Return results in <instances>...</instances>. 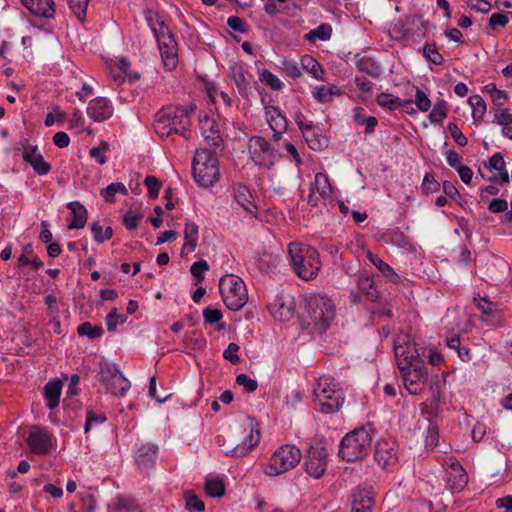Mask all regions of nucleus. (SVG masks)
Segmentation results:
<instances>
[{
  "instance_id": "nucleus-11",
  "label": "nucleus",
  "mask_w": 512,
  "mask_h": 512,
  "mask_svg": "<svg viewBox=\"0 0 512 512\" xmlns=\"http://www.w3.org/2000/svg\"><path fill=\"white\" fill-rule=\"evenodd\" d=\"M99 376L107 392L114 396H124L130 389L129 380L123 376L115 364H101Z\"/></svg>"
},
{
  "instance_id": "nucleus-4",
  "label": "nucleus",
  "mask_w": 512,
  "mask_h": 512,
  "mask_svg": "<svg viewBox=\"0 0 512 512\" xmlns=\"http://www.w3.org/2000/svg\"><path fill=\"white\" fill-rule=\"evenodd\" d=\"M306 310L313 330L324 333L335 319V305L325 295L310 294L306 297Z\"/></svg>"
},
{
  "instance_id": "nucleus-45",
  "label": "nucleus",
  "mask_w": 512,
  "mask_h": 512,
  "mask_svg": "<svg viewBox=\"0 0 512 512\" xmlns=\"http://www.w3.org/2000/svg\"><path fill=\"white\" fill-rule=\"evenodd\" d=\"M424 57L434 65H442L444 62L443 56L438 52L435 43H427L423 47Z\"/></svg>"
},
{
  "instance_id": "nucleus-36",
  "label": "nucleus",
  "mask_w": 512,
  "mask_h": 512,
  "mask_svg": "<svg viewBox=\"0 0 512 512\" xmlns=\"http://www.w3.org/2000/svg\"><path fill=\"white\" fill-rule=\"evenodd\" d=\"M332 26L329 23H322L317 28L310 30L304 35V39L310 43L316 40L327 41L331 38Z\"/></svg>"
},
{
  "instance_id": "nucleus-32",
  "label": "nucleus",
  "mask_w": 512,
  "mask_h": 512,
  "mask_svg": "<svg viewBox=\"0 0 512 512\" xmlns=\"http://www.w3.org/2000/svg\"><path fill=\"white\" fill-rule=\"evenodd\" d=\"M302 134L309 148L314 151H320L328 146V139L316 132L313 125L305 129Z\"/></svg>"
},
{
  "instance_id": "nucleus-62",
  "label": "nucleus",
  "mask_w": 512,
  "mask_h": 512,
  "mask_svg": "<svg viewBox=\"0 0 512 512\" xmlns=\"http://www.w3.org/2000/svg\"><path fill=\"white\" fill-rule=\"evenodd\" d=\"M227 25L233 31H236V32L246 33L248 31V27H247L246 22L242 18H240L238 16H230L227 19Z\"/></svg>"
},
{
  "instance_id": "nucleus-53",
  "label": "nucleus",
  "mask_w": 512,
  "mask_h": 512,
  "mask_svg": "<svg viewBox=\"0 0 512 512\" xmlns=\"http://www.w3.org/2000/svg\"><path fill=\"white\" fill-rule=\"evenodd\" d=\"M144 183L148 189L149 197L151 199H156L158 197L162 183L158 180V178L152 175L146 176Z\"/></svg>"
},
{
  "instance_id": "nucleus-30",
  "label": "nucleus",
  "mask_w": 512,
  "mask_h": 512,
  "mask_svg": "<svg viewBox=\"0 0 512 512\" xmlns=\"http://www.w3.org/2000/svg\"><path fill=\"white\" fill-rule=\"evenodd\" d=\"M303 70L311 74L316 80L324 81L325 71L322 65L311 55L305 54L300 59Z\"/></svg>"
},
{
  "instance_id": "nucleus-41",
  "label": "nucleus",
  "mask_w": 512,
  "mask_h": 512,
  "mask_svg": "<svg viewBox=\"0 0 512 512\" xmlns=\"http://www.w3.org/2000/svg\"><path fill=\"white\" fill-rule=\"evenodd\" d=\"M381 239L386 244H392L400 247L406 246L408 244L407 237L402 231L399 230V228L386 230L382 234Z\"/></svg>"
},
{
  "instance_id": "nucleus-18",
  "label": "nucleus",
  "mask_w": 512,
  "mask_h": 512,
  "mask_svg": "<svg viewBox=\"0 0 512 512\" xmlns=\"http://www.w3.org/2000/svg\"><path fill=\"white\" fill-rule=\"evenodd\" d=\"M22 158L30 164L38 175H46L51 170V165L46 162L42 154L38 151L37 146H25L22 152Z\"/></svg>"
},
{
  "instance_id": "nucleus-40",
  "label": "nucleus",
  "mask_w": 512,
  "mask_h": 512,
  "mask_svg": "<svg viewBox=\"0 0 512 512\" xmlns=\"http://www.w3.org/2000/svg\"><path fill=\"white\" fill-rule=\"evenodd\" d=\"M376 101L381 107L388 108L389 110H395L399 107L411 104V101L409 100H401L399 97H395L390 93L384 92L377 96Z\"/></svg>"
},
{
  "instance_id": "nucleus-26",
  "label": "nucleus",
  "mask_w": 512,
  "mask_h": 512,
  "mask_svg": "<svg viewBox=\"0 0 512 512\" xmlns=\"http://www.w3.org/2000/svg\"><path fill=\"white\" fill-rule=\"evenodd\" d=\"M270 313L280 321H287L293 316V302H286L282 297L275 299L268 306Z\"/></svg>"
},
{
  "instance_id": "nucleus-54",
  "label": "nucleus",
  "mask_w": 512,
  "mask_h": 512,
  "mask_svg": "<svg viewBox=\"0 0 512 512\" xmlns=\"http://www.w3.org/2000/svg\"><path fill=\"white\" fill-rule=\"evenodd\" d=\"M421 188L424 194H432L439 190L440 184L435 180L433 174L426 173Z\"/></svg>"
},
{
  "instance_id": "nucleus-1",
  "label": "nucleus",
  "mask_w": 512,
  "mask_h": 512,
  "mask_svg": "<svg viewBox=\"0 0 512 512\" xmlns=\"http://www.w3.org/2000/svg\"><path fill=\"white\" fill-rule=\"evenodd\" d=\"M195 111L196 105L193 103L185 107L163 108L156 115L154 130L161 138L175 133L188 139L191 125L190 115Z\"/></svg>"
},
{
  "instance_id": "nucleus-61",
  "label": "nucleus",
  "mask_w": 512,
  "mask_h": 512,
  "mask_svg": "<svg viewBox=\"0 0 512 512\" xmlns=\"http://www.w3.org/2000/svg\"><path fill=\"white\" fill-rule=\"evenodd\" d=\"M494 123L501 126H507L512 124V114L508 109H497L494 112Z\"/></svg>"
},
{
  "instance_id": "nucleus-50",
  "label": "nucleus",
  "mask_w": 512,
  "mask_h": 512,
  "mask_svg": "<svg viewBox=\"0 0 512 512\" xmlns=\"http://www.w3.org/2000/svg\"><path fill=\"white\" fill-rule=\"evenodd\" d=\"M447 117L446 102L444 100L438 101L432 108L429 119L432 123H441Z\"/></svg>"
},
{
  "instance_id": "nucleus-20",
  "label": "nucleus",
  "mask_w": 512,
  "mask_h": 512,
  "mask_svg": "<svg viewBox=\"0 0 512 512\" xmlns=\"http://www.w3.org/2000/svg\"><path fill=\"white\" fill-rule=\"evenodd\" d=\"M260 435L258 430H254L251 424L249 434L245 436L241 444L225 451V455L232 458L246 456L254 447L258 445Z\"/></svg>"
},
{
  "instance_id": "nucleus-64",
  "label": "nucleus",
  "mask_w": 512,
  "mask_h": 512,
  "mask_svg": "<svg viewBox=\"0 0 512 512\" xmlns=\"http://www.w3.org/2000/svg\"><path fill=\"white\" fill-rule=\"evenodd\" d=\"M203 317L206 323L214 324L222 319V312L219 309L207 307L203 310Z\"/></svg>"
},
{
  "instance_id": "nucleus-33",
  "label": "nucleus",
  "mask_w": 512,
  "mask_h": 512,
  "mask_svg": "<svg viewBox=\"0 0 512 512\" xmlns=\"http://www.w3.org/2000/svg\"><path fill=\"white\" fill-rule=\"evenodd\" d=\"M62 383L59 380L50 381L44 387V396L47 400V407L54 409L59 405Z\"/></svg>"
},
{
  "instance_id": "nucleus-56",
  "label": "nucleus",
  "mask_w": 512,
  "mask_h": 512,
  "mask_svg": "<svg viewBox=\"0 0 512 512\" xmlns=\"http://www.w3.org/2000/svg\"><path fill=\"white\" fill-rule=\"evenodd\" d=\"M105 421H106V416L104 414H96L93 411H87L86 422L84 425L85 433H88L94 425L102 424Z\"/></svg>"
},
{
  "instance_id": "nucleus-21",
  "label": "nucleus",
  "mask_w": 512,
  "mask_h": 512,
  "mask_svg": "<svg viewBox=\"0 0 512 512\" xmlns=\"http://www.w3.org/2000/svg\"><path fill=\"white\" fill-rule=\"evenodd\" d=\"M158 455V446L153 443L141 444L135 454V460L142 469L151 468Z\"/></svg>"
},
{
  "instance_id": "nucleus-58",
  "label": "nucleus",
  "mask_w": 512,
  "mask_h": 512,
  "mask_svg": "<svg viewBox=\"0 0 512 512\" xmlns=\"http://www.w3.org/2000/svg\"><path fill=\"white\" fill-rule=\"evenodd\" d=\"M236 383L240 386H243L244 390L246 392H254L257 387H258V383L256 380L250 378L248 375L246 374H239L236 376Z\"/></svg>"
},
{
  "instance_id": "nucleus-10",
  "label": "nucleus",
  "mask_w": 512,
  "mask_h": 512,
  "mask_svg": "<svg viewBox=\"0 0 512 512\" xmlns=\"http://www.w3.org/2000/svg\"><path fill=\"white\" fill-rule=\"evenodd\" d=\"M426 348H418L407 335L398 336L394 342V352L399 370H405L414 365L416 361H422Z\"/></svg>"
},
{
  "instance_id": "nucleus-15",
  "label": "nucleus",
  "mask_w": 512,
  "mask_h": 512,
  "mask_svg": "<svg viewBox=\"0 0 512 512\" xmlns=\"http://www.w3.org/2000/svg\"><path fill=\"white\" fill-rule=\"evenodd\" d=\"M375 460L385 470H392L398 463L397 445L391 440H380L375 446Z\"/></svg>"
},
{
  "instance_id": "nucleus-13",
  "label": "nucleus",
  "mask_w": 512,
  "mask_h": 512,
  "mask_svg": "<svg viewBox=\"0 0 512 512\" xmlns=\"http://www.w3.org/2000/svg\"><path fill=\"white\" fill-rule=\"evenodd\" d=\"M405 388L410 394L420 393L421 384L426 380L428 372L422 361H416L414 365L405 370H400Z\"/></svg>"
},
{
  "instance_id": "nucleus-47",
  "label": "nucleus",
  "mask_w": 512,
  "mask_h": 512,
  "mask_svg": "<svg viewBox=\"0 0 512 512\" xmlns=\"http://www.w3.org/2000/svg\"><path fill=\"white\" fill-rule=\"evenodd\" d=\"M89 2L90 0H68L71 11L81 22H84L86 19Z\"/></svg>"
},
{
  "instance_id": "nucleus-3",
  "label": "nucleus",
  "mask_w": 512,
  "mask_h": 512,
  "mask_svg": "<svg viewBox=\"0 0 512 512\" xmlns=\"http://www.w3.org/2000/svg\"><path fill=\"white\" fill-rule=\"evenodd\" d=\"M288 254L295 274L302 280L310 281L316 278L321 268L318 251L307 244L291 242Z\"/></svg>"
},
{
  "instance_id": "nucleus-63",
  "label": "nucleus",
  "mask_w": 512,
  "mask_h": 512,
  "mask_svg": "<svg viewBox=\"0 0 512 512\" xmlns=\"http://www.w3.org/2000/svg\"><path fill=\"white\" fill-rule=\"evenodd\" d=\"M240 347L236 343H230L226 350L223 352L224 359L230 361L232 364L240 362V357L237 355Z\"/></svg>"
},
{
  "instance_id": "nucleus-59",
  "label": "nucleus",
  "mask_w": 512,
  "mask_h": 512,
  "mask_svg": "<svg viewBox=\"0 0 512 512\" xmlns=\"http://www.w3.org/2000/svg\"><path fill=\"white\" fill-rule=\"evenodd\" d=\"M448 130L454 139V141L461 147H465L468 144L466 136L461 132L460 128L456 123L450 122L448 124Z\"/></svg>"
},
{
  "instance_id": "nucleus-48",
  "label": "nucleus",
  "mask_w": 512,
  "mask_h": 512,
  "mask_svg": "<svg viewBox=\"0 0 512 512\" xmlns=\"http://www.w3.org/2000/svg\"><path fill=\"white\" fill-rule=\"evenodd\" d=\"M185 501V506L190 512H203L205 510L204 502L192 491L185 492Z\"/></svg>"
},
{
  "instance_id": "nucleus-52",
  "label": "nucleus",
  "mask_w": 512,
  "mask_h": 512,
  "mask_svg": "<svg viewBox=\"0 0 512 512\" xmlns=\"http://www.w3.org/2000/svg\"><path fill=\"white\" fill-rule=\"evenodd\" d=\"M143 215L140 212H136L133 210H129L123 216V225L128 230H134L137 228L139 221L142 219Z\"/></svg>"
},
{
  "instance_id": "nucleus-49",
  "label": "nucleus",
  "mask_w": 512,
  "mask_h": 512,
  "mask_svg": "<svg viewBox=\"0 0 512 512\" xmlns=\"http://www.w3.org/2000/svg\"><path fill=\"white\" fill-rule=\"evenodd\" d=\"M259 78L261 82L268 85L272 90L279 91L283 87L281 80L268 69H264Z\"/></svg>"
},
{
  "instance_id": "nucleus-27",
  "label": "nucleus",
  "mask_w": 512,
  "mask_h": 512,
  "mask_svg": "<svg viewBox=\"0 0 512 512\" xmlns=\"http://www.w3.org/2000/svg\"><path fill=\"white\" fill-rule=\"evenodd\" d=\"M265 118L271 129L287 130L288 121L277 106H265Z\"/></svg>"
},
{
  "instance_id": "nucleus-43",
  "label": "nucleus",
  "mask_w": 512,
  "mask_h": 512,
  "mask_svg": "<svg viewBox=\"0 0 512 512\" xmlns=\"http://www.w3.org/2000/svg\"><path fill=\"white\" fill-rule=\"evenodd\" d=\"M357 68L359 71L364 72L374 78L380 76L382 71L379 64H377L373 59L366 57L358 60Z\"/></svg>"
},
{
  "instance_id": "nucleus-55",
  "label": "nucleus",
  "mask_w": 512,
  "mask_h": 512,
  "mask_svg": "<svg viewBox=\"0 0 512 512\" xmlns=\"http://www.w3.org/2000/svg\"><path fill=\"white\" fill-rule=\"evenodd\" d=\"M109 148V145L107 142H101L100 145L98 147H93L92 149H90V157L95 159V161L100 164V165H103L106 163L107 161V158L106 156L104 155V152L107 151Z\"/></svg>"
},
{
  "instance_id": "nucleus-57",
  "label": "nucleus",
  "mask_w": 512,
  "mask_h": 512,
  "mask_svg": "<svg viewBox=\"0 0 512 512\" xmlns=\"http://www.w3.org/2000/svg\"><path fill=\"white\" fill-rule=\"evenodd\" d=\"M415 104L422 112H427L431 108V101L428 95L421 89L416 90Z\"/></svg>"
},
{
  "instance_id": "nucleus-51",
  "label": "nucleus",
  "mask_w": 512,
  "mask_h": 512,
  "mask_svg": "<svg viewBox=\"0 0 512 512\" xmlns=\"http://www.w3.org/2000/svg\"><path fill=\"white\" fill-rule=\"evenodd\" d=\"M209 269V265L206 260H199L192 264L190 272L195 279V285L201 283L204 280V273Z\"/></svg>"
},
{
  "instance_id": "nucleus-60",
  "label": "nucleus",
  "mask_w": 512,
  "mask_h": 512,
  "mask_svg": "<svg viewBox=\"0 0 512 512\" xmlns=\"http://www.w3.org/2000/svg\"><path fill=\"white\" fill-rule=\"evenodd\" d=\"M125 319L117 314V310L112 309L109 314L105 318V323L107 326V330L109 332H114L117 328L118 323H124Z\"/></svg>"
},
{
  "instance_id": "nucleus-17",
  "label": "nucleus",
  "mask_w": 512,
  "mask_h": 512,
  "mask_svg": "<svg viewBox=\"0 0 512 512\" xmlns=\"http://www.w3.org/2000/svg\"><path fill=\"white\" fill-rule=\"evenodd\" d=\"M157 44L164 67L168 71H173L178 64V44L174 35L164 36V39H159Z\"/></svg>"
},
{
  "instance_id": "nucleus-23",
  "label": "nucleus",
  "mask_w": 512,
  "mask_h": 512,
  "mask_svg": "<svg viewBox=\"0 0 512 512\" xmlns=\"http://www.w3.org/2000/svg\"><path fill=\"white\" fill-rule=\"evenodd\" d=\"M22 4L38 17L52 18L55 14L53 0H22Z\"/></svg>"
},
{
  "instance_id": "nucleus-22",
  "label": "nucleus",
  "mask_w": 512,
  "mask_h": 512,
  "mask_svg": "<svg viewBox=\"0 0 512 512\" xmlns=\"http://www.w3.org/2000/svg\"><path fill=\"white\" fill-rule=\"evenodd\" d=\"M487 169L498 171V174L487 178L488 181L498 183L500 185H506L509 183V174L505 169V161L500 153H495L490 159L489 164L486 166Z\"/></svg>"
},
{
  "instance_id": "nucleus-46",
  "label": "nucleus",
  "mask_w": 512,
  "mask_h": 512,
  "mask_svg": "<svg viewBox=\"0 0 512 512\" xmlns=\"http://www.w3.org/2000/svg\"><path fill=\"white\" fill-rule=\"evenodd\" d=\"M77 332L80 336L96 339L103 334L104 330L101 326H93L90 322H84L78 326Z\"/></svg>"
},
{
  "instance_id": "nucleus-24",
  "label": "nucleus",
  "mask_w": 512,
  "mask_h": 512,
  "mask_svg": "<svg viewBox=\"0 0 512 512\" xmlns=\"http://www.w3.org/2000/svg\"><path fill=\"white\" fill-rule=\"evenodd\" d=\"M230 76L236 85L239 94L248 99L252 93L250 81L246 78L244 69L241 65H233L230 67Z\"/></svg>"
},
{
  "instance_id": "nucleus-44",
  "label": "nucleus",
  "mask_w": 512,
  "mask_h": 512,
  "mask_svg": "<svg viewBox=\"0 0 512 512\" xmlns=\"http://www.w3.org/2000/svg\"><path fill=\"white\" fill-rule=\"evenodd\" d=\"M204 488L210 497H221L225 493V485L221 479H207Z\"/></svg>"
},
{
  "instance_id": "nucleus-8",
  "label": "nucleus",
  "mask_w": 512,
  "mask_h": 512,
  "mask_svg": "<svg viewBox=\"0 0 512 512\" xmlns=\"http://www.w3.org/2000/svg\"><path fill=\"white\" fill-rule=\"evenodd\" d=\"M302 458V453L295 445H282L271 456L265 473L276 476L295 468Z\"/></svg>"
},
{
  "instance_id": "nucleus-5",
  "label": "nucleus",
  "mask_w": 512,
  "mask_h": 512,
  "mask_svg": "<svg viewBox=\"0 0 512 512\" xmlns=\"http://www.w3.org/2000/svg\"><path fill=\"white\" fill-rule=\"evenodd\" d=\"M314 395L321 406L320 411L326 414L338 412L345 401L343 389L328 375H322L317 379Z\"/></svg>"
},
{
  "instance_id": "nucleus-37",
  "label": "nucleus",
  "mask_w": 512,
  "mask_h": 512,
  "mask_svg": "<svg viewBox=\"0 0 512 512\" xmlns=\"http://www.w3.org/2000/svg\"><path fill=\"white\" fill-rule=\"evenodd\" d=\"M468 102L472 107V118L475 124H480L486 113L487 106L480 95H472L468 98Z\"/></svg>"
},
{
  "instance_id": "nucleus-7",
  "label": "nucleus",
  "mask_w": 512,
  "mask_h": 512,
  "mask_svg": "<svg viewBox=\"0 0 512 512\" xmlns=\"http://www.w3.org/2000/svg\"><path fill=\"white\" fill-rule=\"evenodd\" d=\"M219 290L224 304L232 311H238L248 301V292L244 281L233 274L221 277Z\"/></svg>"
},
{
  "instance_id": "nucleus-34",
  "label": "nucleus",
  "mask_w": 512,
  "mask_h": 512,
  "mask_svg": "<svg viewBox=\"0 0 512 512\" xmlns=\"http://www.w3.org/2000/svg\"><path fill=\"white\" fill-rule=\"evenodd\" d=\"M314 190L320 195L322 199L332 198V186L329 182L328 177L323 173H317L314 178V182L311 184Z\"/></svg>"
},
{
  "instance_id": "nucleus-2",
  "label": "nucleus",
  "mask_w": 512,
  "mask_h": 512,
  "mask_svg": "<svg viewBox=\"0 0 512 512\" xmlns=\"http://www.w3.org/2000/svg\"><path fill=\"white\" fill-rule=\"evenodd\" d=\"M376 430L371 424L355 428L347 433L339 445V456L353 462L366 457L371 449Z\"/></svg>"
},
{
  "instance_id": "nucleus-6",
  "label": "nucleus",
  "mask_w": 512,
  "mask_h": 512,
  "mask_svg": "<svg viewBox=\"0 0 512 512\" xmlns=\"http://www.w3.org/2000/svg\"><path fill=\"white\" fill-rule=\"evenodd\" d=\"M193 177L203 187L212 186L220 176L219 161L215 152L208 149L196 151L192 163Z\"/></svg>"
},
{
  "instance_id": "nucleus-12",
  "label": "nucleus",
  "mask_w": 512,
  "mask_h": 512,
  "mask_svg": "<svg viewBox=\"0 0 512 512\" xmlns=\"http://www.w3.org/2000/svg\"><path fill=\"white\" fill-rule=\"evenodd\" d=\"M327 456L328 452L320 442L311 444L305 460L307 474L315 479H319L326 471Z\"/></svg>"
},
{
  "instance_id": "nucleus-16",
  "label": "nucleus",
  "mask_w": 512,
  "mask_h": 512,
  "mask_svg": "<svg viewBox=\"0 0 512 512\" xmlns=\"http://www.w3.org/2000/svg\"><path fill=\"white\" fill-rule=\"evenodd\" d=\"M27 444L34 454L46 455L51 450L52 437L46 429L36 426L29 433Z\"/></svg>"
},
{
  "instance_id": "nucleus-35",
  "label": "nucleus",
  "mask_w": 512,
  "mask_h": 512,
  "mask_svg": "<svg viewBox=\"0 0 512 512\" xmlns=\"http://www.w3.org/2000/svg\"><path fill=\"white\" fill-rule=\"evenodd\" d=\"M367 257L369 261L391 282L396 283L399 276L394 272L393 268L384 262L379 256L368 252Z\"/></svg>"
},
{
  "instance_id": "nucleus-25",
  "label": "nucleus",
  "mask_w": 512,
  "mask_h": 512,
  "mask_svg": "<svg viewBox=\"0 0 512 512\" xmlns=\"http://www.w3.org/2000/svg\"><path fill=\"white\" fill-rule=\"evenodd\" d=\"M234 197L236 202L250 215H257V206L254 204L252 194L246 185L239 184L234 189Z\"/></svg>"
},
{
  "instance_id": "nucleus-9",
  "label": "nucleus",
  "mask_w": 512,
  "mask_h": 512,
  "mask_svg": "<svg viewBox=\"0 0 512 512\" xmlns=\"http://www.w3.org/2000/svg\"><path fill=\"white\" fill-rule=\"evenodd\" d=\"M248 152L252 162L261 168L271 169L281 158V154L263 136L255 135L248 140Z\"/></svg>"
},
{
  "instance_id": "nucleus-42",
  "label": "nucleus",
  "mask_w": 512,
  "mask_h": 512,
  "mask_svg": "<svg viewBox=\"0 0 512 512\" xmlns=\"http://www.w3.org/2000/svg\"><path fill=\"white\" fill-rule=\"evenodd\" d=\"M117 193H121L123 195L128 194V190L123 183L116 182L108 185L106 188L101 190L100 195L106 202L113 203L115 202V195Z\"/></svg>"
},
{
  "instance_id": "nucleus-28",
  "label": "nucleus",
  "mask_w": 512,
  "mask_h": 512,
  "mask_svg": "<svg viewBox=\"0 0 512 512\" xmlns=\"http://www.w3.org/2000/svg\"><path fill=\"white\" fill-rule=\"evenodd\" d=\"M67 208L71 211L73 219L68 224L69 229H81L87 221V210L78 201H72L67 204Z\"/></svg>"
},
{
  "instance_id": "nucleus-31",
  "label": "nucleus",
  "mask_w": 512,
  "mask_h": 512,
  "mask_svg": "<svg viewBox=\"0 0 512 512\" xmlns=\"http://www.w3.org/2000/svg\"><path fill=\"white\" fill-rule=\"evenodd\" d=\"M198 226L194 222L186 221L184 229V244L182 253L193 252L198 242Z\"/></svg>"
},
{
  "instance_id": "nucleus-29",
  "label": "nucleus",
  "mask_w": 512,
  "mask_h": 512,
  "mask_svg": "<svg viewBox=\"0 0 512 512\" xmlns=\"http://www.w3.org/2000/svg\"><path fill=\"white\" fill-rule=\"evenodd\" d=\"M352 498V512H372L374 501L368 491L358 490Z\"/></svg>"
},
{
  "instance_id": "nucleus-39",
  "label": "nucleus",
  "mask_w": 512,
  "mask_h": 512,
  "mask_svg": "<svg viewBox=\"0 0 512 512\" xmlns=\"http://www.w3.org/2000/svg\"><path fill=\"white\" fill-rule=\"evenodd\" d=\"M199 129L205 139H210L219 132L216 121L207 113L199 115Z\"/></svg>"
},
{
  "instance_id": "nucleus-19",
  "label": "nucleus",
  "mask_w": 512,
  "mask_h": 512,
  "mask_svg": "<svg viewBox=\"0 0 512 512\" xmlns=\"http://www.w3.org/2000/svg\"><path fill=\"white\" fill-rule=\"evenodd\" d=\"M113 114V106L104 97H98L89 102L87 115L96 122L109 119Z\"/></svg>"
},
{
  "instance_id": "nucleus-14",
  "label": "nucleus",
  "mask_w": 512,
  "mask_h": 512,
  "mask_svg": "<svg viewBox=\"0 0 512 512\" xmlns=\"http://www.w3.org/2000/svg\"><path fill=\"white\" fill-rule=\"evenodd\" d=\"M443 466L447 473V483L451 491L460 492L468 483V475L455 457H448Z\"/></svg>"
},
{
  "instance_id": "nucleus-38",
  "label": "nucleus",
  "mask_w": 512,
  "mask_h": 512,
  "mask_svg": "<svg viewBox=\"0 0 512 512\" xmlns=\"http://www.w3.org/2000/svg\"><path fill=\"white\" fill-rule=\"evenodd\" d=\"M358 289L367 296L370 301L376 302L380 299V293L375 288L373 280L368 276H361L357 281Z\"/></svg>"
}]
</instances>
